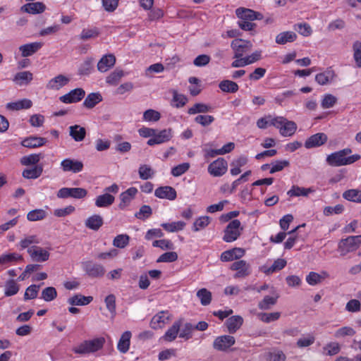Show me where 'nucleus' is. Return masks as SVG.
I'll return each instance as SVG.
<instances>
[{"label": "nucleus", "instance_id": "obj_1", "mask_svg": "<svg viewBox=\"0 0 361 361\" xmlns=\"http://www.w3.org/2000/svg\"><path fill=\"white\" fill-rule=\"evenodd\" d=\"M351 153L350 148H345L329 154L326 161L331 166H341L352 164L360 159V154H355L350 156Z\"/></svg>", "mask_w": 361, "mask_h": 361}, {"label": "nucleus", "instance_id": "obj_2", "mask_svg": "<svg viewBox=\"0 0 361 361\" xmlns=\"http://www.w3.org/2000/svg\"><path fill=\"white\" fill-rule=\"evenodd\" d=\"M104 337H97L91 340H85L73 348L75 353L86 355L94 353L101 350L105 343Z\"/></svg>", "mask_w": 361, "mask_h": 361}, {"label": "nucleus", "instance_id": "obj_3", "mask_svg": "<svg viewBox=\"0 0 361 361\" xmlns=\"http://www.w3.org/2000/svg\"><path fill=\"white\" fill-rule=\"evenodd\" d=\"M270 125L279 129L281 135L284 137L293 135L297 129V125L295 122L288 121L282 116H278L271 119Z\"/></svg>", "mask_w": 361, "mask_h": 361}, {"label": "nucleus", "instance_id": "obj_4", "mask_svg": "<svg viewBox=\"0 0 361 361\" xmlns=\"http://www.w3.org/2000/svg\"><path fill=\"white\" fill-rule=\"evenodd\" d=\"M361 244V235L349 236L341 239L338 245V250L341 256L356 250Z\"/></svg>", "mask_w": 361, "mask_h": 361}, {"label": "nucleus", "instance_id": "obj_5", "mask_svg": "<svg viewBox=\"0 0 361 361\" xmlns=\"http://www.w3.org/2000/svg\"><path fill=\"white\" fill-rule=\"evenodd\" d=\"M241 223L238 219L232 220L226 227L223 240L227 243H231L236 240L243 231Z\"/></svg>", "mask_w": 361, "mask_h": 361}, {"label": "nucleus", "instance_id": "obj_6", "mask_svg": "<svg viewBox=\"0 0 361 361\" xmlns=\"http://www.w3.org/2000/svg\"><path fill=\"white\" fill-rule=\"evenodd\" d=\"M230 269L236 271L233 276L235 279L245 278L252 272L250 264L243 259L234 262L231 265Z\"/></svg>", "mask_w": 361, "mask_h": 361}, {"label": "nucleus", "instance_id": "obj_7", "mask_svg": "<svg viewBox=\"0 0 361 361\" xmlns=\"http://www.w3.org/2000/svg\"><path fill=\"white\" fill-rule=\"evenodd\" d=\"M231 48L234 51V58L238 59L243 56V54L250 51L252 48V44L249 41L242 39H235L231 42Z\"/></svg>", "mask_w": 361, "mask_h": 361}, {"label": "nucleus", "instance_id": "obj_8", "mask_svg": "<svg viewBox=\"0 0 361 361\" xmlns=\"http://www.w3.org/2000/svg\"><path fill=\"white\" fill-rule=\"evenodd\" d=\"M27 252L32 260L37 262H44L49 259L50 254L48 250L39 246L32 245Z\"/></svg>", "mask_w": 361, "mask_h": 361}, {"label": "nucleus", "instance_id": "obj_9", "mask_svg": "<svg viewBox=\"0 0 361 361\" xmlns=\"http://www.w3.org/2000/svg\"><path fill=\"white\" fill-rule=\"evenodd\" d=\"M82 269L90 277H102L105 273L104 267L101 264L87 261L82 263Z\"/></svg>", "mask_w": 361, "mask_h": 361}, {"label": "nucleus", "instance_id": "obj_10", "mask_svg": "<svg viewBox=\"0 0 361 361\" xmlns=\"http://www.w3.org/2000/svg\"><path fill=\"white\" fill-rule=\"evenodd\" d=\"M60 165L62 171L65 173L72 172L77 173L83 169V163L81 161L70 158L62 160Z\"/></svg>", "mask_w": 361, "mask_h": 361}, {"label": "nucleus", "instance_id": "obj_11", "mask_svg": "<svg viewBox=\"0 0 361 361\" xmlns=\"http://www.w3.org/2000/svg\"><path fill=\"white\" fill-rule=\"evenodd\" d=\"M173 137L171 128L164 129L159 132L155 130L154 137H151L147 141V145L152 146L154 145H160L169 141Z\"/></svg>", "mask_w": 361, "mask_h": 361}, {"label": "nucleus", "instance_id": "obj_12", "mask_svg": "<svg viewBox=\"0 0 361 361\" xmlns=\"http://www.w3.org/2000/svg\"><path fill=\"white\" fill-rule=\"evenodd\" d=\"M228 164L224 158H218L208 166L209 173L214 176H221L227 171Z\"/></svg>", "mask_w": 361, "mask_h": 361}, {"label": "nucleus", "instance_id": "obj_13", "mask_svg": "<svg viewBox=\"0 0 361 361\" xmlns=\"http://www.w3.org/2000/svg\"><path fill=\"white\" fill-rule=\"evenodd\" d=\"M171 319V314L169 311L159 312L152 318L151 327L154 329H161L168 324Z\"/></svg>", "mask_w": 361, "mask_h": 361}, {"label": "nucleus", "instance_id": "obj_14", "mask_svg": "<svg viewBox=\"0 0 361 361\" xmlns=\"http://www.w3.org/2000/svg\"><path fill=\"white\" fill-rule=\"evenodd\" d=\"M235 14L238 18L243 20L253 21L255 20H261L263 15L250 8H238L235 10Z\"/></svg>", "mask_w": 361, "mask_h": 361}, {"label": "nucleus", "instance_id": "obj_15", "mask_svg": "<svg viewBox=\"0 0 361 361\" xmlns=\"http://www.w3.org/2000/svg\"><path fill=\"white\" fill-rule=\"evenodd\" d=\"M235 338L232 336H221L214 340L213 348L219 351H225L232 346L235 343Z\"/></svg>", "mask_w": 361, "mask_h": 361}, {"label": "nucleus", "instance_id": "obj_16", "mask_svg": "<svg viewBox=\"0 0 361 361\" xmlns=\"http://www.w3.org/2000/svg\"><path fill=\"white\" fill-rule=\"evenodd\" d=\"M85 95V92L83 89L76 88L61 96L60 100L66 104L75 103L80 102Z\"/></svg>", "mask_w": 361, "mask_h": 361}, {"label": "nucleus", "instance_id": "obj_17", "mask_svg": "<svg viewBox=\"0 0 361 361\" xmlns=\"http://www.w3.org/2000/svg\"><path fill=\"white\" fill-rule=\"evenodd\" d=\"M327 135L324 133H318L311 135L305 142L307 149L319 147L326 142Z\"/></svg>", "mask_w": 361, "mask_h": 361}, {"label": "nucleus", "instance_id": "obj_18", "mask_svg": "<svg viewBox=\"0 0 361 361\" xmlns=\"http://www.w3.org/2000/svg\"><path fill=\"white\" fill-rule=\"evenodd\" d=\"M154 195L160 199L174 200L177 197L176 190L171 186H161L154 191Z\"/></svg>", "mask_w": 361, "mask_h": 361}, {"label": "nucleus", "instance_id": "obj_19", "mask_svg": "<svg viewBox=\"0 0 361 361\" xmlns=\"http://www.w3.org/2000/svg\"><path fill=\"white\" fill-rule=\"evenodd\" d=\"M43 46L40 42L25 44L19 47L22 57H28L37 52Z\"/></svg>", "mask_w": 361, "mask_h": 361}, {"label": "nucleus", "instance_id": "obj_20", "mask_svg": "<svg viewBox=\"0 0 361 361\" xmlns=\"http://www.w3.org/2000/svg\"><path fill=\"white\" fill-rule=\"evenodd\" d=\"M336 76V75L334 70L327 68L324 72L317 74L315 80L320 85H326L332 82Z\"/></svg>", "mask_w": 361, "mask_h": 361}, {"label": "nucleus", "instance_id": "obj_21", "mask_svg": "<svg viewBox=\"0 0 361 361\" xmlns=\"http://www.w3.org/2000/svg\"><path fill=\"white\" fill-rule=\"evenodd\" d=\"M183 324V319H179L176 321L173 325L166 331L162 338L168 342L174 341L180 331V328Z\"/></svg>", "mask_w": 361, "mask_h": 361}, {"label": "nucleus", "instance_id": "obj_22", "mask_svg": "<svg viewBox=\"0 0 361 361\" xmlns=\"http://www.w3.org/2000/svg\"><path fill=\"white\" fill-rule=\"evenodd\" d=\"M137 193V189L131 187L120 195L121 202L118 205L120 209H124L129 205L132 200Z\"/></svg>", "mask_w": 361, "mask_h": 361}, {"label": "nucleus", "instance_id": "obj_23", "mask_svg": "<svg viewBox=\"0 0 361 361\" xmlns=\"http://www.w3.org/2000/svg\"><path fill=\"white\" fill-rule=\"evenodd\" d=\"M116 58L113 54L104 55L97 63V69L102 73H105L114 66Z\"/></svg>", "mask_w": 361, "mask_h": 361}, {"label": "nucleus", "instance_id": "obj_24", "mask_svg": "<svg viewBox=\"0 0 361 361\" xmlns=\"http://www.w3.org/2000/svg\"><path fill=\"white\" fill-rule=\"evenodd\" d=\"M47 139L42 137L30 136L23 139L21 142L22 146L27 148H37L44 145Z\"/></svg>", "mask_w": 361, "mask_h": 361}, {"label": "nucleus", "instance_id": "obj_25", "mask_svg": "<svg viewBox=\"0 0 361 361\" xmlns=\"http://www.w3.org/2000/svg\"><path fill=\"white\" fill-rule=\"evenodd\" d=\"M244 255L245 251L243 249L234 248L222 252L221 255V260L222 262L233 261L235 259L242 257Z\"/></svg>", "mask_w": 361, "mask_h": 361}, {"label": "nucleus", "instance_id": "obj_26", "mask_svg": "<svg viewBox=\"0 0 361 361\" xmlns=\"http://www.w3.org/2000/svg\"><path fill=\"white\" fill-rule=\"evenodd\" d=\"M99 35V30L96 27L83 28L78 35V38L82 41L86 42L90 39H94Z\"/></svg>", "mask_w": 361, "mask_h": 361}, {"label": "nucleus", "instance_id": "obj_27", "mask_svg": "<svg viewBox=\"0 0 361 361\" xmlns=\"http://www.w3.org/2000/svg\"><path fill=\"white\" fill-rule=\"evenodd\" d=\"M45 5L42 2L27 3L21 7V10L30 14L41 13L45 10Z\"/></svg>", "mask_w": 361, "mask_h": 361}, {"label": "nucleus", "instance_id": "obj_28", "mask_svg": "<svg viewBox=\"0 0 361 361\" xmlns=\"http://www.w3.org/2000/svg\"><path fill=\"white\" fill-rule=\"evenodd\" d=\"M68 82L69 79L68 78L63 75H59L48 82L47 87L50 90H59Z\"/></svg>", "mask_w": 361, "mask_h": 361}, {"label": "nucleus", "instance_id": "obj_29", "mask_svg": "<svg viewBox=\"0 0 361 361\" xmlns=\"http://www.w3.org/2000/svg\"><path fill=\"white\" fill-rule=\"evenodd\" d=\"M69 135L75 141L80 142L85 137L86 130L79 125H74L69 127Z\"/></svg>", "mask_w": 361, "mask_h": 361}, {"label": "nucleus", "instance_id": "obj_30", "mask_svg": "<svg viewBox=\"0 0 361 361\" xmlns=\"http://www.w3.org/2000/svg\"><path fill=\"white\" fill-rule=\"evenodd\" d=\"M315 190L312 188H302L298 185H293L287 192V195L290 197H307L310 193L314 192Z\"/></svg>", "mask_w": 361, "mask_h": 361}, {"label": "nucleus", "instance_id": "obj_31", "mask_svg": "<svg viewBox=\"0 0 361 361\" xmlns=\"http://www.w3.org/2000/svg\"><path fill=\"white\" fill-rule=\"evenodd\" d=\"M32 106V102L30 99H23L17 102L8 103L6 104V108L9 110L18 111L30 109Z\"/></svg>", "mask_w": 361, "mask_h": 361}, {"label": "nucleus", "instance_id": "obj_32", "mask_svg": "<svg viewBox=\"0 0 361 361\" xmlns=\"http://www.w3.org/2000/svg\"><path fill=\"white\" fill-rule=\"evenodd\" d=\"M33 79V75L30 71H22L17 73L14 78L13 82L17 85L21 86L23 85H28Z\"/></svg>", "mask_w": 361, "mask_h": 361}, {"label": "nucleus", "instance_id": "obj_33", "mask_svg": "<svg viewBox=\"0 0 361 361\" xmlns=\"http://www.w3.org/2000/svg\"><path fill=\"white\" fill-rule=\"evenodd\" d=\"M93 300L92 296H84L81 294H75L68 299V302L71 305L83 306L90 304Z\"/></svg>", "mask_w": 361, "mask_h": 361}, {"label": "nucleus", "instance_id": "obj_34", "mask_svg": "<svg viewBox=\"0 0 361 361\" xmlns=\"http://www.w3.org/2000/svg\"><path fill=\"white\" fill-rule=\"evenodd\" d=\"M130 338L131 333L129 331H125L121 335L117 345V348L121 353H126L129 350Z\"/></svg>", "mask_w": 361, "mask_h": 361}, {"label": "nucleus", "instance_id": "obj_35", "mask_svg": "<svg viewBox=\"0 0 361 361\" xmlns=\"http://www.w3.org/2000/svg\"><path fill=\"white\" fill-rule=\"evenodd\" d=\"M102 101V97L99 92H92L86 97L83 106L87 109H92Z\"/></svg>", "mask_w": 361, "mask_h": 361}, {"label": "nucleus", "instance_id": "obj_36", "mask_svg": "<svg viewBox=\"0 0 361 361\" xmlns=\"http://www.w3.org/2000/svg\"><path fill=\"white\" fill-rule=\"evenodd\" d=\"M243 319L240 316H233L229 317L226 324L229 333H235L243 324Z\"/></svg>", "mask_w": 361, "mask_h": 361}, {"label": "nucleus", "instance_id": "obj_37", "mask_svg": "<svg viewBox=\"0 0 361 361\" xmlns=\"http://www.w3.org/2000/svg\"><path fill=\"white\" fill-rule=\"evenodd\" d=\"M85 224L87 228L97 231L103 225V219L100 215L94 214L87 218Z\"/></svg>", "mask_w": 361, "mask_h": 361}, {"label": "nucleus", "instance_id": "obj_38", "mask_svg": "<svg viewBox=\"0 0 361 361\" xmlns=\"http://www.w3.org/2000/svg\"><path fill=\"white\" fill-rule=\"evenodd\" d=\"M286 265V261L284 259H277L273 264L269 267L263 266L260 268L261 271L266 274H271L275 271L281 270Z\"/></svg>", "mask_w": 361, "mask_h": 361}, {"label": "nucleus", "instance_id": "obj_39", "mask_svg": "<svg viewBox=\"0 0 361 361\" xmlns=\"http://www.w3.org/2000/svg\"><path fill=\"white\" fill-rule=\"evenodd\" d=\"M115 200V197L109 193L99 195L95 200V205L97 207H107L111 206Z\"/></svg>", "mask_w": 361, "mask_h": 361}, {"label": "nucleus", "instance_id": "obj_40", "mask_svg": "<svg viewBox=\"0 0 361 361\" xmlns=\"http://www.w3.org/2000/svg\"><path fill=\"white\" fill-rule=\"evenodd\" d=\"M94 59L92 58H86L78 67V74L80 75H88L94 68Z\"/></svg>", "mask_w": 361, "mask_h": 361}, {"label": "nucleus", "instance_id": "obj_41", "mask_svg": "<svg viewBox=\"0 0 361 361\" xmlns=\"http://www.w3.org/2000/svg\"><path fill=\"white\" fill-rule=\"evenodd\" d=\"M42 166L36 165L34 168L24 169L22 176L27 179H36L42 175Z\"/></svg>", "mask_w": 361, "mask_h": 361}, {"label": "nucleus", "instance_id": "obj_42", "mask_svg": "<svg viewBox=\"0 0 361 361\" xmlns=\"http://www.w3.org/2000/svg\"><path fill=\"white\" fill-rule=\"evenodd\" d=\"M297 38V35L294 32L286 31L279 33L276 37V42L279 44H285L287 42H292Z\"/></svg>", "mask_w": 361, "mask_h": 361}, {"label": "nucleus", "instance_id": "obj_43", "mask_svg": "<svg viewBox=\"0 0 361 361\" xmlns=\"http://www.w3.org/2000/svg\"><path fill=\"white\" fill-rule=\"evenodd\" d=\"M343 197L350 202L361 203V190L350 189L343 193Z\"/></svg>", "mask_w": 361, "mask_h": 361}, {"label": "nucleus", "instance_id": "obj_44", "mask_svg": "<svg viewBox=\"0 0 361 361\" xmlns=\"http://www.w3.org/2000/svg\"><path fill=\"white\" fill-rule=\"evenodd\" d=\"M22 259V256L18 253H7L0 256V265H10Z\"/></svg>", "mask_w": 361, "mask_h": 361}, {"label": "nucleus", "instance_id": "obj_45", "mask_svg": "<svg viewBox=\"0 0 361 361\" xmlns=\"http://www.w3.org/2000/svg\"><path fill=\"white\" fill-rule=\"evenodd\" d=\"M279 297L278 293H275L273 296H265L264 299L259 302V308L264 310H269L271 306L276 303Z\"/></svg>", "mask_w": 361, "mask_h": 361}, {"label": "nucleus", "instance_id": "obj_46", "mask_svg": "<svg viewBox=\"0 0 361 361\" xmlns=\"http://www.w3.org/2000/svg\"><path fill=\"white\" fill-rule=\"evenodd\" d=\"M219 87L222 92L228 93H235L239 89L236 82L229 80H224L221 81L219 85Z\"/></svg>", "mask_w": 361, "mask_h": 361}, {"label": "nucleus", "instance_id": "obj_47", "mask_svg": "<svg viewBox=\"0 0 361 361\" xmlns=\"http://www.w3.org/2000/svg\"><path fill=\"white\" fill-rule=\"evenodd\" d=\"M42 157L41 154H31L21 157L20 162L23 166L36 165Z\"/></svg>", "mask_w": 361, "mask_h": 361}, {"label": "nucleus", "instance_id": "obj_48", "mask_svg": "<svg viewBox=\"0 0 361 361\" xmlns=\"http://www.w3.org/2000/svg\"><path fill=\"white\" fill-rule=\"evenodd\" d=\"M123 76L122 70L116 69L106 78V82L110 85H116Z\"/></svg>", "mask_w": 361, "mask_h": 361}, {"label": "nucleus", "instance_id": "obj_49", "mask_svg": "<svg viewBox=\"0 0 361 361\" xmlns=\"http://www.w3.org/2000/svg\"><path fill=\"white\" fill-rule=\"evenodd\" d=\"M212 107L209 105L203 103H196L188 109V113L190 115L207 113L211 111Z\"/></svg>", "mask_w": 361, "mask_h": 361}, {"label": "nucleus", "instance_id": "obj_50", "mask_svg": "<svg viewBox=\"0 0 361 361\" xmlns=\"http://www.w3.org/2000/svg\"><path fill=\"white\" fill-rule=\"evenodd\" d=\"M19 290L18 284L13 280L10 279L5 283L4 294L6 296L9 297L16 295Z\"/></svg>", "mask_w": 361, "mask_h": 361}, {"label": "nucleus", "instance_id": "obj_51", "mask_svg": "<svg viewBox=\"0 0 361 361\" xmlns=\"http://www.w3.org/2000/svg\"><path fill=\"white\" fill-rule=\"evenodd\" d=\"M197 298L202 305L206 306L212 301V293L206 288H201L197 293Z\"/></svg>", "mask_w": 361, "mask_h": 361}, {"label": "nucleus", "instance_id": "obj_52", "mask_svg": "<svg viewBox=\"0 0 361 361\" xmlns=\"http://www.w3.org/2000/svg\"><path fill=\"white\" fill-rule=\"evenodd\" d=\"M130 241V236L127 234H120L116 235L113 240V245L118 248H124Z\"/></svg>", "mask_w": 361, "mask_h": 361}, {"label": "nucleus", "instance_id": "obj_53", "mask_svg": "<svg viewBox=\"0 0 361 361\" xmlns=\"http://www.w3.org/2000/svg\"><path fill=\"white\" fill-rule=\"evenodd\" d=\"M138 173L141 179L147 180L154 175V171L149 165L143 164L139 167Z\"/></svg>", "mask_w": 361, "mask_h": 361}, {"label": "nucleus", "instance_id": "obj_54", "mask_svg": "<svg viewBox=\"0 0 361 361\" xmlns=\"http://www.w3.org/2000/svg\"><path fill=\"white\" fill-rule=\"evenodd\" d=\"M161 226L168 232H176L183 230L185 224L183 221H176L172 223H164Z\"/></svg>", "mask_w": 361, "mask_h": 361}, {"label": "nucleus", "instance_id": "obj_55", "mask_svg": "<svg viewBox=\"0 0 361 361\" xmlns=\"http://www.w3.org/2000/svg\"><path fill=\"white\" fill-rule=\"evenodd\" d=\"M281 317V312H275L271 313L262 312L258 314L259 319L265 323H270L278 320Z\"/></svg>", "mask_w": 361, "mask_h": 361}, {"label": "nucleus", "instance_id": "obj_56", "mask_svg": "<svg viewBox=\"0 0 361 361\" xmlns=\"http://www.w3.org/2000/svg\"><path fill=\"white\" fill-rule=\"evenodd\" d=\"M193 330L194 326L191 323L186 322L182 326L179 337L185 340H188L192 338V333Z\"/></svg>", "mask_w": 361, "mask_h": 361}, {"label": "nucleus", "instance_id": "obj_57", "mask_svg": "<svg viewBox=\"0 0 361 361\" xmlns=\"http://www.w3.org/2000/svg\"><path fill=\"white\" fill-rule=\"evenodd\" d=\"M269 173L273 174L276 172L281 171L284 168L289 166L290 162L288 160H276L271 163Z\"/></svg>", "mask_w": 361, "mask_h": 361}, {"label": "nucleus", "instance_id": "obj_58", "mask_svg": "<svg viewBox=\"0 0 361 361\" xmlns=\"http://www.w3.org/2000/svg\"><path fill=\"white\" fill-rule=\"evenodd\" d=\"M173 102H174V106L176 108H180L184 106L188 102V98L183 94H179L176 90L173 91Z\"/></svg>", "mask_w": 361, "mask_h": 361}, {"label": "nucleus", "instance_id": "obj_59", "mask_svg": "<svg viewBox=\"0 0 361 361\" xmlns=\"http://www.w3.org/2000/svg\"><path fill=\"white\" fill-rule=\"evenodd\" d=\"M210 223V218L207 216H200L195 220L192 229L194 231H199L207 227Z\"/></svg>", "mask_w": 361, "mask_h": 361}, {"label": "nucleus", "instance_id": "obj_60", "mask_svg": "<svg viewBox=\"0 0 361 361\" xmlns=\"http://www.w3.org/2000/svg\"><path fill=\"white\" fill-rule=\"evenodd\" d=\"M40 243L39 239L37 235H27L22 239L20 242L21 249H25L30 247L33 244H39Z\"/></svg>", "mask_w": 361, "mask_h": 361}, {"label": "nucleus", "instance_id": "obj_61", "mask_svg": "<svg viewBox=\"0 0 361 361\" xmlns=\"http://www.w3.org/2000/svg\"><path fill=\"white\" fill-rule=\"evenodd\" d=\"M106 307L107 310L110 312L111 317H114L116 312V297L113 294H110L107 295L104 300Z\"/></svg>", "mask_w": 361, "mask_h": 361}, {"label": "nucleus", "instance_id": "obj_62", "mask_svg": "<svg viewBox=\"0 0 361 361\" xmlns=\"http://www.w3.org/2000/svg\"><path fill=\"white\" fill-rule=\"evenodd\" d=\"M353 50L356 66L361 68V42L355 41L353 44Z\"/></svg>", "mask_w": 361, "mask_h": 361}, {"label": "nucleus", "instance_id": "obj_63", "mask_svg": "<svg viewBox=\"0 0 361 361\" xmlns=\"http://www.w3.org/2000/svg\"><path fill=\"white\" fill-rule=\"evenodd\" d=\"M57 296V292L54 287H47L42 292V298L47 301L50 302L54 300Z\"/></svg>", "mask_w": 361, "mask_h": 361}, {"label": "nucleus", "instance_id": "obj_64", "mask_svg": "<svg viewBox=\"0 0 361 361\" xmlns=\"http://www.w3.org/2000/svg\"><path fill=\"white\" fill-rule=\"evenodd\" d=\"M355 334V331L350 326H343L338 330H336L334 333V336L336 338H343L345 336H353Z\"/></svg>", "mask_w": 361, "mask_h": 361}]
</instances>
